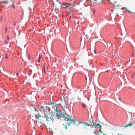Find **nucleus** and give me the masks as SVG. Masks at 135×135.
<instances>
[{"label": "nucleus", "instance_id": "1", "mask_svg": "<svg viewBox=\"0 0 135 135\" xmlns=\"http://www.w3.org/2000/svg\"><path fill=\"white\" fill-rule=\"evenodd\" d=\"M34 114L36 123L38 124L41 123V120L44 117L42 116V113L41 110L38 108L35 109Z\"/></svg>", "mask_w": 135, "mask_h": 135}, {"label": "nucleus", "instance_id": "13", "mask_svg": "<svg viewBox=\"0 0 135 135\" xmlns=\"http://www.w3.org/2000/svg\"><path fill=\"white\" fill-rule=\"evenodd\" d=\"M80 123H82L83 124H84V126H90V125H89L88 123H84L83 122H80Z\"/></svg>", "mask_w": 135, "mask_h": 135}, {"label": "nucleus", "instance_id": "2", "mask_svg": "<svg viewBox=\"0 0 135 135\" xmlns=\"http://www.w3.org/2000/svg\"><path fill=\"white\" fill-rule=\"evenodd\" d=\"M34 114L36 123L38 124L41 123V120L44 117L42 116V113L41 110L38 108L35 109Z\"/></svg>", "mask_w": 135, "mask_h": 135}, {"label": "nucleus", "instance_id": "14", "mask_svg": "<svg viewBox=\"0 0 135 135\" xmlns=\"http://www.w3.org/2000/svg\"><path fill=\"white\" fill-rule=\"evenodd\" d=\"M89 122L90 123V124H93V121L92 120H90L89 121Z\"/></svg>", "mask_w": 135, "mask_h": 135}, {"label": "nucleus", "instance_id": "37", "mask_svg": "<svg viewBox=\"0 0 135 135\" xmlns=\"http://www.w3.org/2000/svg\"><path fill=\"white\" fill-rule=\"evenodd\" d=\"M5 43H7V42L6 41H5Z\"/></svg>", "mask_w": 135, "mask_h": 135}, {"label": "nucleus", "instance_id": "10", "mask_svg": "<svg viewBox=\"0 0 135 135\" xmlns=\"http://www.w3.org/2000/svg\"><path fill=\"white\" fill-rule=\"evenodd\" d=\"M60 118L62 120H66V116L63 117H60Z\"/></svg>", "mask_w": 135, "mask_h": 135}, {"label": "nucleus", "instance_id": "18", "mask_svg": "<svg viewBox=\"0 0 135 135\" xmlns=\"http://www.w3.org/2000/svg\"><path fill=\"white\" fill-rule=\"evenodd\" d=\"M5 57L6 59H7L8 58V55L7 54H6L5 55Z\"/></svg>", "mask_w": 135, "mask_h": 135}, {"label": "nucleus", "instance_id": "6", "mask_svg": "<svg viewBox=\"0 0 135 135\" xmlns=\"http://www.w3.org/2000/svg\"><path fill=\"white\" fill-rule=\"evenodd\" d=\"M42 109L43 110L44 113L46 115L48 113L50 110L47 107L43 108L42 107Z\"/></svg>", "mask_w": 135, "mask_h": 135}, {"label": "nucleus", "instance_id": "35", "mask_svg": "<svg viewBox=\"0 0 135 135\" xmlns=\"http://www.w3.org/2000/svg\"><path fill=\"white\" fill-rule=\"evenodd\" d=\"M100 126V127L101 128H102V126L101 125H100V126Z\"/></svg>", "mask_w": 135, "mask_h": 135}, {"label": "nucleus", "instance_id": "23", "mask_svg": "<svg viewBox=\"0 0 135 135\" xmlns=\"http://www.w3.org/2000/svg\"><path fill=\"white\" fill-rule=\"evenodd\" d=\"M44 73H45V65H44Z\"/></svg>", "mask_w": 135, "mask_h": 135}, {"label": "nucleus", "instance_id": "25", "mask_svg": "<svg viewBox=\"0 0 135 135\" xmlns=\"http://www.w3.org/2000/svg\"><path fill=\"white\" fill-rule=\"evenodd\" d=\"M131 56H132L133 57L134 56V53H133L131 55Z\"/></svg>", "mask_w": 135, "mask_h": 135}, {"label": "nucleus", "instance_id": "34", "mask_svg": "<svg viewBox=\"0 0 135 135\" xmlns=\"http://www.w3.org/2000/svg\"><path fill=\"white\" fill-rule=\"evenodd\" d=\"M118 99H119V100H120V98H118Z\"/></svg>", "mask_w": 135, "mask_h": 135}, {"label": "nucleus", "instance_id": "19", "mask_svg": "<svg viewBox=\"0 0 135 135\" xmlns=\"http://www.w3.org/2000/svg\"><path fill=\"white\" fill-rule=\"evenodd\" d=\"M42 57V56L39 55V57H38V59L39 60H40L41 58Z\"/></svg>", "mask_w": 135, "mask_h": 135}, {"label": "nucleus", "instance_id": "41", "mask_svg": "<svg viewBox=\"0 0 135 135\" xmlns=\"http://www.w3.org/2000/svg\"><path fill=\"white\" fill-rule=\"evenodd\" d=\"M41 125H42V124H40V126H41Z\"/></svg>", "mask_w": 135, "mask_h": 135}, {"label": "nucleus", "instance_id": "21", "mask_svg": "<svg viewBox=\"0 0 135 135\" xmlns=\"http://www.w3.org/2000/svg\"><path fill=\"white\" fill-rule=\"evenodd\" d=\"M2 16H1L0 17V22L2 21Z\"/></svg>", "mask_w": 135, "mask_h": 135}, {"label": "nucleus", "instance_id": "24", "mask_svg": "<svg viewBox=\"0 0 135 135\" xmlns=\"http://www.w3.org/2000/svg\"><path fill=\"white\" fill-rule=\"evenodd\" d=\"M7 40L8 41L9 40V36H7Z\"/></svg>", "mask_w": 135, "mask_h": 135}, {"label": "nucleus", "instance_id": "36", "mask_svg": "<svg viewBox=\"0 0 135 135\" xmlns=\"http://www.w3.org/2000/svg\"><path fill=\"white\" fill-rule=\"evenodd\" d=\"M115 39H116L117 38V37H114Z\"/></svg>", "mask_w": 135, "mask_h": 135}, {"label": "nucleus", "instance_id": "11", "mask_svg": "<svg viewBox=\"0 0 135 135\" xmlns=\"http://www.w3.org/2000/svg\"><path fill=\"white\" fill-rule=\"evenodd\" d=\"M100 126V125L99 124V123L97 124H95L94 123H93V124H90V126Z\"/></svg>", "mask_w": 135, "mask_h": 135}, {"label": "nucleus", "instance_id": "43", "mask_svg": "<svg viewBox=\"0 0 135 135\" xmlns=\"http://www.w3.org/2000/svg\"><path fill=\"white\" fill-rule=\"evenodd\" d=\"M119 5V4H118L117 5V6H118Z\"/></svg>", "mask_w": 135, "mask_h": 135}, {"label": "nucleus", "instance_id": "39", "mask_svg": "<svg viewBox=\"0 0 135 135\" xmlns=\"http://www.w3.org/2000/svg\"><path fill=\"white\" fill-rule=\"evenodd\" d=\"M37 123V124H39V125H40V124H39L40 123L38 124V123ZM40 124L41 123H40Z\"/></svg>", "mask_w": 135, "mask_h": 135}, {"label": "nucleus", "instance_id": "5", "mask_svg": "<svg viewBox=\"0 0 135 135\" xmlns=\"http://www.w3.org/2000/svg\"><path fill=\"white\" fill-rule=\"evenodd\" d=\"M51 121H53V120L51 118L45 115L44 116L42 119L41 120V123L45 125Z\"/></svg>", "mask_w": 135, "mask_h": 135}, {"label": "nucleus", "instance_id": "26", "mask_svg": "<svg viewBox=\"0 0 135 135\" xmlns=\"http://www.w3.org/2000/svg\"><path fill=\"white\" fill-rule=\"evenodd\" d=\"M12 5H13V7L14 8V9H15V6L13 4H12Z\"/></svg>", "mask_w": 135, "mask_h": 135}, {"label": "nucleus", "instance_id": "30", "mask_svg": "<svg viewBox=\"0 0 135 135\" xmlns=\"http://www.w3.org/2000/svg\"><path fill=\"white\" fill-rule=\"evenodd\" d=\"M53 1H54L55 2H56V1H57V0H52Z\"/></svg>", "mask_w": 135, "mask_h": 135}, {"label": "nucleus", "instance_id": "3", "mask_svg": "<svg viewBox=\"0 0 135 135\" xmlns=\"http://www.w3.org/2000/svg\"><path fill=\"white\" fill-rule=\"evenodd\" d=\"M66 121L68 122V124L69 126H70V124L72 123L75 125H77L79 123V122L75 119L74 117H73L72 115H69L66 117Z\"/></svg>", "mask_w": 135, "mask_h": 135}, {"label": "nucleus", "instance_id": "7", "mask_svg": "<svg viewBox=\"0 0 135 135\" xmlns=\"http://www.w3.org/2000/svg\"><path fill=\"white\" fill-rule=\"evenodd\" d=\"M51 117L52 118V119L53 120L56 117V116L55 115V114L54 113H51Z\"/></svg>", "mask_w": 135, "mask_h": 135}, {"label": "nucleus", "instance_id": "31", "mask_svg": "<svg viewBox=\"0 0 135 135\" xmlns=\"http://www.w3.org/2000/svg\"><path fill=\"white\" fill-rule=\"evenodd\" d=\"M94 52L95 53V54H96V50H94Z\"/></svg>", "mask_w": 135, "mask_h": 135}, {"label": "nucleus", "instance_id": "22", "mask_svg": "<svg viewBox=\"0 0 135 135\" xmlns=\"http://www.w3.org/2000/svg\"><path fill=\"white\" fill-rule=\"evenodd\" d=\"M66 4V3H63L62 5L64 6H65Z\"/></svg>", "mask_w": 135, "mask_h": 135}, {"label": "nucleus", "instance_id": "17", "mask_svg": "<svg viewBox=\"0 0 135 135\" xmlns=\"http://www.w3.org/2000/svg\"><path fill=\"white\" fill-rule=\"evenodd\" d=\"M82 106L83 108H85L86 107V105L84 104H82Z\"/></svg>", "mask_w": 135, "mask_h": 135}, {"label": "nucleus", "instance_id": "33", "mask_svg": "<svg viewBox=\"0 0 135 135\" xmlns=\"http://www.w3.org/2000/svg\"><path fill=\"white\" fill-rule=\"evenodd\" d=\"M85 78H86V79L87 80V78H86V76H85Z\"/></svg>", "mask_w": 135, "mask_h": 135}, {"label": "nucleus", "instance_id": "8", "mask_svg": "<svg viewBox=\"0 0 135 135\" xmlns=\"http://www.w3.org/2000/svg\"><path fill=\"white\" fill-rule=\"evenodd\" d=\"M61 111L60 112H58V111H57V112L56 113V117H59V116H60V115L61 114Z\"/></svg>", "mask_w": 135, "mask_h": 135}, {"label": "nucleus", "instance_id": "38", "mask_svg": "<svg viewBox=\"0 0 135 135\" xmlns=\"http://www.w3.org/2000/svg\"><path fill=\"white\" fill-rule=\"evenodd\" d=\"M100 132L101 133H102V131H101V129H100Z\"/></svg>", "mask_w": 135, "mask_h": 135}, {"label": "nucleus", "instance_id": "20", "mask_svg": "<svg viewBox=\"0 0 135 135\" xmlns=\"http://www.w3.org/2000/svg\"><path fill=\"white\" fill-rule=\"evenodd\" d=\"M134 73H133L132 74V75L131 76V77L132 78H133V76H134Z\"/></svg>", "mask_w": 135, "mask_h": 135}, {"label": "nucleus", "instance_id": "12", "mask_svg": "<svg viewBox=\"0 0 135 135\" xmlns=\"http://www.w3.org/2000/svg\"><path fill=\"white\" fill-rule=\"evenodd\" d=\"M60 117H63L64 116H66L65 114L63 112H61V114L60 115Z\"/></svg>", "mask_w": 135, "mask_h": 135}, {"label": "nucleus", "instance_id": "42", "mask_svg": "<svg viewBox=\"0 0 135 135\" xmlns=\"http://www.w3.org/2000/svg\"><path fill=\"white\" fill-rule=\"evenodd\" d=\"M94 1H96V0H94Z\"/></svg>", "mask_w": 135, "mask_h": 135}, {"label": "nucleus", "instance_id": "27", "mask_svg": "<svg viewBox=\"0 0 135 135\" xmlns=\"http://www.w3.org/2000/svg\"><path fill=\"white\" fill-rule=\"evenodd\" d=\"M94 134H98V132H94Z\"/></svg>", "mask_w": 135, "mask_h": 135}, {"label": "nucleus", "instance_id": "29", "mask_svg": "<svg viewBox=\"0 0 135 135\" xmlns=\"http://www.w3.org/2000/svg\"><path fill=\"white\" fill-rule=\"evenodd\" d=\"M125 7H122L121 8L122 10H123L124 8H125Z\"/></svg>", "mask_w": 135, "mask_h": 135}, {"label": "nucleus", "instance_id": "15", "mask_svg": "<svg viewBox=\"0 0 135 135\" xmlns=\"http://www.w3.org/2000/svg\"><path fill=\"white\" fill-rule=\"evenodd\" d=\"M125 8L126 9V11L131 12V11L128 10V9L127 8L125 7Z\"/></svg>", "mask_w": 135, "mask_h": 135}, {"label": "nucleus", "instance_id": "28", "mask_svg": "<svg viewBox=\"0 0 135 135\" xmlns=\"http://www.w3.org/2000/svg\"><path fill=\"white\" fill-rule=\"evenodd\" d=\"M19 74L18 73H17L16 74V76H18Z\"/></svg>", "mask_w": 135, "mask_h": 135}, {"label": "nucleus", "instance_id": "16", "mask_svg": "<svg viewBox=\"0 0 135 135\" xmlns=\"http://www.w3.org/2000/svg\"><path fill=\"white\" fill-rule=\"evenodd\" d=\"M63 125L64 126V127H65V128L66 129H67V126L66 125H65L64 124Z\"/></svg>", "mask_w": 135, "mask_h": 135}, {"label": "nucleus", "instance_id": "9", "mask_svg": "<svg viewBox=\"0 0 135 135\" xmlns=\"http://www.w3.org/2000/svg\"><path fill=\"white\" fill-rule=\"evenodd\" d=\"M134 124H135V122H134L133 123H129L128 125L127 124V125H125L124 126V127L125 128H126L128 126H131L132 125H133Z\"/></svg>", "mask_w": 135, "mask_h": 135}, {"label": "nucleus", "instance_id": "4", "mask_svg": "<svg viewBox=\"0 0 135 135\" xmlns=\"http://www.w3.org/2000/svg\"><path fill=\"white\" fill-rule=\"evenodd\" d=\"M61 102L60 103V104L63 108H65L68 102V97L66 96L64 94L62 95L61 97Z\"/></svg>", "mask_w": 135, "mask_h": 135}, {"label": "nucleus", "instance_id": "32", "mask_svg": "<svg viewBox=\"0 0 135 135\" xmlns=\"http://www.w3.org/2000/svg\"><path fill=\"white\" fill-rule=\"evenodd\" d=\"M40 60H38V62H40Z\"/></svg>", "mask_w": 135, "mask_h": 135}, {"label": "nucleus", "instance_id": "40", "mask_svg": "<svg viewBox=\"0 0 135 135\" xmlns=\"http://www.w3.org/2000/svg\"><path fill=\"white\" fill-rule=\"evenodd\" d=\"M6 32H7V30H6Z\"/></svg>", "mask_w": 135, "mask_h": 135}]
</instances>
